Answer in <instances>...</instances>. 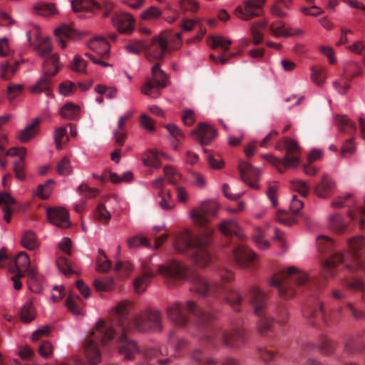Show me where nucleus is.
<instances>
[{
    "mask_svg": "<svg viewBox=\"0 0 365 365\" xmlns=\"http://www.w3.org/2000/svg\"><path fill=\"white\" fill-rule=\"evenodd\" d=\"M128 246L130 248L137 247L140 245L150 247V244L149 241L142 235H136L132 237H130L128 241Z\"/></svg>",
    "mask_w": 365,
    "mask_h": 365,
    "instance_id": "nucleus-58",
    "label": "nucleus"
},
{
    "mask_svg": "<svg viewBox=\"0 0 365 365\" xmlns=\"http://www.w3.org/2000/svg\"><path fill=\"white\" fill-rule=\"evenodd\" d=\"M336 120L339 130L344 133L352 134L356 132V124L352 122L346 115H337Z\"/></svg>",
    "mask_w": 365,
    "mask_h": 365,
    "instance_id": "nucleus-34",
    "label": "nucleus"
},
{
    "mask_svg": "<svg viewBox=\"0 0 365 365\" xmlns=\"http://www.w3.org/2000/svg\"><path fill=\"white\" fill-rule=\"evenodd\" d=\"M265 0H247L244 2V8L239 6L235 9L238 17L245 21H249L261 15Z\"/></svg>",
    "mask_w": 365,
    "mask_h": 365,
    "instance_id": "nucleus-15",
    "label": "nucleus"
},
{
    "mask_svg": "<svg viewBox=\"0 0 365 365\" xmlns=\"http://www.w3.org/2000/svg\"><path fill=\"white\" fill-rule=\"evenodd\" d=\"M349 251L346 257L340 252L334 253L329 259L323 263V275L324 277H334V267L344 261L347 262L346 267L355 270H361L365 273V257L361 255L364 246V237L359 235L349 239L348 241Z\"/></svg>",
    "mask_w": 365,
    "mask_h": 365,
    "instance_id": "nucleus-5",
    "label": "nucleus"
},
{
    "mask_svg": "<svg viewBox=\"0 0 365 365\" xmlns=\"http://www.w3.org/2000/svg\"><path fill=\"white\" fill-rule=\"evenodd\" d=\"M265 236L264 231L260 227H256L254 230L252 238L256 245L262 250L267 249L269 247V242L264 240Z\"/></svg>",
    "mask_w": 365,
    "mask_h": 365,
    "instance_id": "nucleus-43",
    "label": "nucleus"
},
{
    "mask_svg": "<svg viewBox=\"0 0 365 365\" xmlns=\"http://www.w3.org/2000/svg\"><path fill=\"white\" fill-rule=\"evenodd\" d=\"M112 23L119 32L130 34L134 29L135 20L128 13L118 12L113 16Z\"/></svg>",
    "mask_w": 365,
    "mask_h": 365,
    "instance_id": "nucleus-18",
    "label": "nucleus"
},
{
    "mask_svg": "<svg viewBox=\"0 0 365 365\" xmlns=\"http://www.w3.org/2000/svg\"><path fill=\"white\" fill-rule=\"evenodd\" d=\"M344 71L345 73L350 74L349 78H345L344 76H341V78L345 81L344 84L341 85L338 81L333 82L334 88L340 95H345L351 87L352 79L361 73V67L356 62L353 61L346 62L344 64Z\"/></svg>",
    "mask_w": 365,
    "mask_h": 365,
    "instance_id": "nucleus-14",
    "label": "nucleus"
},
{
    "mask_svg": "<svg viewBox=\"0 0 365 365\" xmlns=\"http://www.w3.org/2000/svg\"><path fill=\"white\" fill-rule=\"evenodd\" d=\"M317 247L320 252L329 253L334 247V242L326 236L320 235L317 239Z\"/></svg>",
    "mask_w": 365,
    "mask_h": 365,
    "instance_id": "nucleus-44",
    "label": "nucleus"
},
{
    "mask_svg": "<svg viewBox=\"0 0 365 365\" xmlns=\"http://www.w3.org/2000/svg\"><path fill=\"white\" fill-rule=\"evenodd\" d=\"M54 180L52 179L48 180L44 184H41L38 186L37 195L42 199H47L51 195Z\"/></svg>",
    "mask_w": 365,
    "mask_h": 365,
    "instance_id": "nucleus-50",
    "label": "nucleus"
},
{
    "mask_svg": "<svg viewBox=\"0 0 365 365\" xmlns=\"http://www.w3.org/2000/svg\"><path fill=\"white\" fill-rule=\"evenodd\" d=\"M97 257V271L107 272L111 267V262L107 258L103 250H99Z\"/></svg>",
    "mask_w": 365,
    "mask_h": 365,
    "instance_id": "nucleus-47",
    "label": "nucleus"
},
{
    "mask_svg": "<svg viewBox=\"0 0 365 365\" xmlns=\"http://www.w3.org/2000/svg\"><path fill=\"white\" fill-rule=\"evenodd\" d=\"M158 273L168 279H188L192 283L190 289L201 296L212 295L215 297H223L233 309L240 311L242 302L241 294L233 289H228L224 284L233 280L232 272L227 269L219 272L220 282H215L212 285L202 277L197 272L182 265L175 259L168 261L165 264L158 266Z\"/></svg>",
    "mask_w": 365,
    "mask_h": 365,
    "instance_id": "nucleus-3",
    "label": "nucleus"
},
{
    "mask_svg": "<svg viewBox=\"0 0 365 365\" xmlns=\"http://www.w3.org/2000/svg\"><path fill=\"white\" fill-rule=\"evenodd\" d=\"M56 265L59 270L66 276H69L76 272L73 269L71 262L65 257H60L56 260Z\"/></svg>",
    "mask_w": 365,
    "mask_h": 365,
    "instance_id": "nucleus-53",
    "label": "nucleus"
},
{
    "mask_svg": "<svg viewBox=\"0 0 365 365\" xmlns=\"http://www.w3.org/2000/svg\"><path fill=\"white\" fill-rule=\"evenodd\" d=\"M304 315L309 319L310 323L312 325H314L315 322L317 320H322L324 324H327L323 305L319 302H317L314 308H309L306 310Z\"/></svg>",
    "mask_w": 365,
    "mask_h": 365,
    "instance_id": "nucleus-29",
    "label": "nucleus"
},
{
    "mask_svg": "<svg viewBox=\"0 0 365 365\" xmlns=\"http://www.w3.org/2000/svg\"><path fill=\"white\" fill-rule=\"evenodd\" d=\"M191 359L195 361L198 365H215L217 360L212 358H209L203 360V353L200 349H195L191 354Z\"/></svg>",
    "mask_w": 365,
    "mask_h": 365,
    "instance_id": "nucleus-51",
    "label": "nucleus"
},
{
    "mask_svg": "<svg viewBox=\"0 0 365 365\" xmlns=\"http://www.w3.org/2000/svg\"><path fill=\"white\" fill-rule=\"evenodd\" d=\"M192 135L202 145L210 144L216 137V130L206 123H200L197 128L192 131Z\"/></svg>",
    "mask_w": 365,
    "mask_h": 365,
    "instance_id": "nucleus-19",
    "label": "nucleus"
},
{
    "mask_svg": "<svg viewBox=\"0 0 365 365\" xmlns=\"http://www.w3.org/2000/svg\"><path fill=\"white\" fill-rule=\"evenodd\" d=\"M218 210L216 203L205 202L194 208L190 217L200 230L191 237L184 232L174 241V247L180 253L186 254L200 267L207 265L211 261V245L214 229L210 225L209 216H214Z\"/></svg>",
    "mask_w": 365,
    "mask_h": 365,
    "instance_id": "nucleus-4",
    "label": "nucleus"
},
{
    "mask_svg": "<svg viewBox=\"0 0 365 365\" xmlns=\"http://www.w3.org/2000/svg\"><path fill=\"white\" fill-rule=\"evenodd\" d=\"M309 280L307 273L291 266L275 273L269 284L277 289L281 297L289 299L296 294L298 287L304 285Z\"/></svg>",
    "mask_w": 365,
    "mask_h": 365,
    "instance_id": "nucleus-6",
    "label": "nucleus"
},
{
    "mask_svg": "<svg viewBox=\"0 0 365 365\" xmlns=\"http://www.w3.org/2000/svg\"><path fill=\"white\" fill-rule=\"evenodd\" d=\"M288 30L289 29L285 28L284 23L281 21H274L269 26L270 32L275 36L290 37L291 34L288 33Z\"/></svg>",
    "mask_w": 365,
    "mask_h": 365,
    "instance_id": "nucleus-42",
    "label": "nucleus"
},
{
    "mask_svg": "<svg viewBox=\"0 0 365 365\" xmlns=\"http://www.w3.org/2000/svg\"><path fill=\"white\" fill-rule=\"evenodd\" d=\"M133 115V112H127L124 115L120 116L118 121V128L114 131L115 143L118 145H123L127 136V130L125 128V123Z\"/></svg>",
    "mask_w": 365,
    "mask_h": 365,
    "instance_id": "nucleus-24",
    "label": "nucleus"
},
{
    "mask_svg": "<svg viewBox=\"0 0 365 365\" xmlns=\"http://www.w3.org/2000/svg\"><path fill=\"white\" fill-rule=\"evenodd\" d=\"M47 216L49 222L57 227L66 228L70 225L68 213L63 208H50Z\"/></svg>",
    "mask_w": 365,
    "mask_h": 365,
    "instance_id": "nucleus-21",
    "label": "nucleus"
},
{
    "mask_svg": "<svg viewBox=\"0 0 365 365\" xmlns=\"http://www.w3.org/2000/svg\"><path fill=\"white\" fill-rule=\"evenodd\" d=\"M312 81L318 86H322L325 82L327 78L326 70L324 68H318L313 66L311 68Z\"/></svg>",
    "mask_w": 365,
    "mask_h": 365,
    "instance_id": "nucleus-46",
    "label": "nucleus"
},
{
    "mask_svg": "<svg viewBox=\"0 0 365 365\" xmlns=\"http://www.w3.org/2000/svg\"><path fill=\"white\" fill-rule=\"evenodd\" d=\"M24 158L16 160L14 164L13 170L15 173L16 178L19 180H24L26 178L24 173Z\"/></svg>",
    "mask_w": 365,
    "mask_h": 365,
    "instance_id": "nucleus-61",
    "label": "nucleus"
},
{
    "mask_svg": "<svg viewBox=\"0 0 365 365\" xmlns=\"http://www.w3.org/2000/svg\"><path fill=\"white\" fill-rule=\"evenodd\" d=\"M335 189V182L329 176L324 175L321 182L317 184L314 192L319 197H329Z\"/></svg>",
    "mask_w": 365,
    "mask_h": 365,
    "instance_id": "nucleus-23",
    "label": "nucleus"
},
{
    "mask_svg": "<svg viewBox=\"0 0 365 365\" xmlns=\"http://www.w3.org/2000/svg\"><path fill=\"white\" fill-rule=\"evenodd\" d=\"M165 176L169 183L176 186L177 198L180 202H186L188 200V194L184 187L178 186V181L181 179V174L171 166H165L163 169Z\"/></svg>",
    "mask_w": 365,
    "mask_h": 365,
    "instance_id": "nucleus-17",
    "label": "nucleus"
},
{
    "mask_svg": "<svg viewBox=\"0 0 365 365\" xmlns=\"http://www.w3.org/2000/svg\"><path fill=\"white\" fill-rule=\"evenodd\" d=\"M274 320L279 324H284L288 319V312L287 308L282 305H278L274 309Z\"/></svg>",
    "mask_w": 365,
    "mask_h": 365,
    "instance_id": "nucleus-59",
    "label": "nucleus"
},
{
    "mask_svg": "<svg viewBox=\"0 0 365 365\" xmlns=\"http://www.w3.org/2000/svg\"><path fill=\"white\" fill-rule=\"evenodd\" d=\"M95 215L98 220L104 222H108L111 217L110 212L102 204H99L97 206Z\"/></svg>",
    "mask_w": 365,
    "mask_h": 365,
    "instance_id": "nucleus-64",
    "label": "nucleus"
},
{
    "mask_svg": "<svg viewBox=\"0 0 365 365\" xmlns=\"http://www.w3.org/2000/svg\"><path fill=\"white\" fill-rule=\"evenodd\" d=\"M143 163L146 166L158 168L160 165L158 153L153 150H148L145 153Z\"/></svg>",
    "mask_w": 365,
    "mask_h": 365,
    "instance_id": "nucleus-52",
    "label": "nucleus"
},
{
    "mask_svg": "<svg viewBox=\"0 0 365 365\" xmlns=\"http://www.w3.org/2000/svg\"><path fill=\"white\" fill-rule=\"evenodd\" d=\"M71 4L74 12L93 11L101 8L94 0H73Z\"/></svg>",
    "mask_w": 365,
    "mask_h": 365,
    "instance_id": "nucleus-31",
    "label": "nucleus"
},
{
    "mask_svg": "<svg viewBox=\"0 0 365 365\" xmlns=\"http://www.w3.org/2000/svg\"><path fill=\"white\" fill-rule=\"evenodd\" d=\"M36 313L31 302H26L21 309V319L25 323H29L34 319Z\"/></svg>",
    "mask_w": 365,
    "mask_h": 365,
    "instance_id": "nucleus-45",
    "label": "nucleus"
},
{
    "mask_svg": "<svg viewBox=\"0 0 365 365\" xmlns=\"http://www.w3.org/2000/svg\"><path fill=\"white\" fill-rule=\"evenodd\" d=\"M128 305L127 302L118 304L110 324L107 325L103 321L98 322L96 331L91 332V336L93 338L88 339L85 344L86 357L91 365H96L101 361L99 341L102 345H106L109 341L115 339L118 344L119 353L125 360H130L141 351L137 342L130 337L131 327L141 333L163 331V317L159 310L145 309L128 322Z\"/></svg>",
    "mask_w": 365,
    "mask_h": 365,
    "instance_id": "nucleus-1",
    "label": "nucleus"
},
{
    "mask_svg": "<svg viewBox=\"0 0 365 365\" xmlns=\"http://www.w3.org/2000/svg\"><path fill=\"white\" fill-rule=\"evenodd\" d=\"M110 180L113 183H119L121 182H129L133 178V173L130 171L123 173L122 175H118L115 173L109 172L108 176Z\"/></svg>",
    "mask_w": 365,
    "mask_h": 365,
    "instance_id": "nucleus-60",
    "label": "nucleus"
},
{
    "mask_svg": "<svg viewBox=\"0 0 365 365\" xmlns=\"http://www.w3.org/2000/svg\"><path fill=\"white\" fill-rule=\"evenodd\" d=\"M38 54L44 58L43 71L44 76L31 88L34 93L46 92L48 93L51 90V81L50 77L56 75L58 71V56L56 54H51L52 46L49 38H44L36 47Z\"/></svg>",
    "mask_w": 365,
    "mask_h": 365,
    "instance_id": "nucleus-7",
    "label": "nucleus"
},
{
    "mask_svg": "<svg viewBox=\"0 0 365 365\" xmlns=\"http://www.w3.org/2000/svg\"><path fill=\"white\" fill-rule=\"evenodd\" d=\"M336 344L326 336H322L319 339L318 349L319 351L325 356L331 354L335 349Z\"/></svg>",
    "mask_w": 365,
    "mask_h": 365,
    "instance_id": "nucleus-41",
    "label": "nucleus"
},
{
    "mask_svg": "<svg viewBox=\"0 0 365 365\" xmlns=\"http://www.w3.org/2000/svg\"><path fill=\"white\" fill-rule=\"evenodd\" d=\"M151 74L153 78H148L142 88V93L146 96H150L153 90L163 88L168 85L167 74L160 69L159 63L153 65Z\"/></svg>",
    "mask_w": 365,
    "mask_h": 365,
    "instance_id": "nucleus-11",
    "label": "nucleus"
},
{
    "mask_svg": "<svg viewBox=\"0 0 365 365\" xmlns=\"http://www.w3.org/2000/svg\"><path fill=\"white\" fill-rule=\"evenodd\" d=\"M16 200L7 192H0V206L4 212V219L6 222H10L12 211L11 207L16 204Z\"/></svg>",
    "mask_w": 365,
    "mask_h": 365,
    "instance_id": "nucleus-27",
    "label": "nucleus"
},
{
    "mask_svg": "<svg viewBox=\"0 0 365 365\" xmlns=\"http://www.w3.org/2000/svg\"><path fill=\"white\" fill-rule=\"evenodd\" d=\"M285 148L286 155L278 158L272 155H263L262 158L276 167L278 172L283 173L287 168L295 167L299 163L300 149L297 142L289 138H281L275 145V149L282 150Z\"/></svg>",
    "mask_w": 365,
    "mask_h": 365,
    "instance_id": "nucleus-8",
    "label": "nucleus"
},
{
    "mask_svg": "<svg viewBox=\"0 0 365 365\" xmlns=\"http://www.w3.org/2000/svg\"><path fill=\"white\" fill-rule=\"evenodd\" d=\"M113 279L110 277L105 281L96 279L93 282V286L97 291L109 292L113 288Z\"/></svg>",
    "mask_w": 365,
    "mask_h": 365,
    "instance_id": "nucleus-55",
    "label": "nucleus"
},
{
    "mask_svg": "<svg viewBox=\"0 0 365 365\" xmlns=\"http://www.w3.org/2000/svg\"><path fill=\"white\" fill-rule=\"evenodd\" d=\"M155 276L153 268L146 264H142L141 274L134 282V289L136 293L141 294L147 289L152 278Z\"/></svg>",
    "mask_w": 365,
    "mask_h": 365,
    "instance_id": "nucleus-20",
    "label": "nucleus"
},
{
    "mask_svg": "<svg viewBox=\"0 0 365 365\" xmlns=\"http://www.w3.org/2000/svg\"><path fill=\"white\" fill-rule=\"evenodd\" d=\"M125 48L129 53L133 54H138L142 51L145 53L146 41L143 40L133 41L128 43Z\"/></svg>",
    "mask_w": 365,
    "mask_h": 365,
    "instance_id": "nucleus-48",
    "label": "nucleus"
},
{
    "mask_svg": "<svg viewBox=\"0 0 365 365\" xmlns=\"http://www.w3.org/2000/svg\"><path fill=\"white\" fill-rule=\"evenodd\" d=\"M165 312L168 320L179 328L185 327L188 323L187 312L192 314L195 317L194 327L197 332L191 330L189 331L204 343L215 345L216 341H220L226 347L237 349L245 342V334L242 328L232 325L230 331H227L212 325L215 316L200 308L192 300L185 303L173 302L166 307Z\"/></svg>",
    "mask_w": 365,
    "mask_h": 365,
    "instance_id": "nucleus-2",
    "label": "nucleus"
},
{
    "mask_svg": "<svg viewBox=\"0 0 365 365\" xmlns=\"http://www.w3.org/2000/svg\"><path fill=\"white\" fill-rule=\"evenodd\" d=\"M19 66V62L15 61L14 65L9 62H3L1 64V76L5 80L10 79L16 72Z\"/></svg>",
    "mask_w": 365,
    "mask_h": 365,
    "instance_id": "nucleus-40",
    "label": "nucleus"
},
{
    "mask_svg": "<svg viewBox=\"0 0 365 365\" xmlns=\"http://www.w3.org/2000/svg\"><path fill=\"white\" fill-rule=\"evenodd\" d=\"M79 113V107L68 103L65 104L61 109V115L66 120H74L76 119Z\"/></svg>",
    "mask_w": 365,
    "mask_h": 365,
    "instance_id": "nucleus-37",
    "label": "nucleus"
},
{
    "mask_svg": "<svg viewBox=\"0 0 365 365\" xmlns=\"http://www.w3.org/2000/svg\"><path fill=\"white\" fill-rule=\"evenodd\" d=\"M76 31L71 27L66 24H63L54 31L56 41L59 45L63 48L66 47V42L63 37L71 38L75 36Z\"/></svg>",
    "mask_w": 365,
    "mask_h": 365,
    "instance_id": "nucleus-30",
    "label": "nucleus"
},
{
    "mask_svg": "<svg viewBox=\"0 0 365 365\" xmlns=\"http://www.w3.org/2000/svg\"><path fill=\"white\" fill-rule=\"evenodd\" d=\"M239 170L241 178L245 182L253 189L259 188L257 182L259 178L260 170L258 168L248 162H242L239 165Z\"/></svg>",
    "mask_w": 365,
    "mask_h": 365,
    "instance_id": "nucleus-16",
    "label": "nucleus"
},
{
    "mask_svg": "<svg viewBox=\"0 0 365 365\" xmlns=\"http://www.w3.org/2000/svg\"><path fill=\"white\" fill-rule=\"evenodd\" d=\"M355 200L352 195L348 194L344 197H339L336 200H334L331 202V205L336 208H340L342 207H351L354 205Z\"/></svg>",
    "mask_w": 365,
    "mask_h": 365,
    "instance_id": "nucleus-54",
    "label": "nucleus"
},
{
    "mask_svg": "<svg viewBox=\"0 0 365 365\" xmlns=\"http://www.w3.org/2000/svg\"><path fill=\"white\" fill-rule=\"evenodd\" d=\"M40 122L41 120L39 118L34 119L31 124L28 125L19 133L17 138L21 143H26L34 138L38 132V125Z\"/></svg>",
    "mask_w": 365,
    "mask_h": 365,
    "instance_id": "nucleus-26",
    "label": "nucleus"
},
{
    "mask_svg": "<svg viewBox=\"0 0 365 365\" xmlns=\"http://www.w3.org/2000/svg\"><path fill=\"white\" fill-rule=\"evenodd\" d=\"M14 267L10 268V272H26L29 277V287L34 292H40L42 289L41 279L38 276L35 267H30V260L29 256L24 252H20L16 255L14 260Z\"/></svg>",
    "mask_w": 365,
    "mask_h": 365,
    "instance_id": "nucleus-10",
    "label": "nucleus"
},
{
    "mask_svg": "<svg viewBox=\"0 0 365 365\" xmlns=\"http://www.w3.org/2000/svg\"><path fill=\"white\" fill-rule=\"evenodd\" d=\"M220 231L227 237L235 236L240 240H244L245 236L241 228L234 220L222 221L219 225Z\"/></svg>",
    "mask_w": 365,
    "mask_h": 365,
    "instance_id": "nucleus-22",
    "label": "nucleus"
},
{
    "mask_svg": "<svg viewBox=\"0 0 365 365\" xmlns=\"http://www.w3.org/2000/svg\"><path fill=\"white\" fill-rule=\"evenodd\" d=\"M329 228L336 233L341 234L346 230V224L340 215L335 214L329 217Z\"/></svg>",
    "mask_w": 365,
    "mask_h": 365,
    "instance_id": "nucleus-39",
    "label": "nucleus"
},
{
    "mask_svg": "<svg viewBox=\"0 0 365 365\" xmlns=\"http://www.w3.org/2000/svg\"><path fill=\"white\" fill-rule=\"evenodd\" d=\"M88 46L93 51L103 56L108 55L110 51L109 43L103 37L94 38L88 43Z\"/></svg>",
    "mask_w": 365,
    "mask_h": 365,
    "instance_id": "nucleus-32",
    "label": "nucleus"
},
{
    "mask_svg": "<svg viewBox=\"0 0 365 365\" xmlns=\"http://www.w3.org/2000/svg\"><path fill=\"white\" fill-rule=\"evenodd\" d=\"M285 9L289 10L290 5L288 4L286 0H274L270 6V13L277 18H286L287 13L284 11Z\"/></svg>",
    "mask_w": 365,
    "mask_h": 365,
    "instance_id": "nucleus-33",
    "label": "nucleus"
},
{
    "mask_svg": "<svg viewBox=\"0 0 365 365\" xmlns=\"http://www.w3.org/2000/svg\"><path fill=\"white\" fill-rule=\"evenodd\" d=\"M57 172L61 175H68L71 173L70 160L64 157L57 165Z\"/></svg>",
    "mask_w": 365,
    "mask_h": 365,
    "instance_id": "nucleus-63",
    "label": "nucleus"
},
{
    "mask_svg": "<svg viewBox=\"0 0 365 365\" xmlns=\"http://www.w3.org/2000/svg\"><path fill=\"white\" fill-rule=\"evenodd\" d=\"M86 61L80 56L76 55L71 64V69L76 72L85 73L86 72Z\"/></svg>",
    "mask_w": 365,
    "mask_h": 365,
    "instance_id": "nucleus-57",
    "label": "nucleus"
},
{
    "mask_svg": "<svg viewBox=\"0 0 365 365\" xmlns=\"http://www.w3.org/2000/svg\"><path fill=\"white\" fill-rule=\"evenodd\" d=\"M230 244L232 245L230 253L232 260L240 267H249L255 259V254L247 247L233 240L230 241Z\"/></svg>",
    "mask_w": 365,
    "mask_h": 365,
    "instance_id": "nucleus-12",
    "label": "nucleus"
},
{
    "mask_svg": "<svg viewBox=\"0 0 365 365\" xmlns=\"http://www.w3.org/2000/svg\"><path fill=\"white\" fill-rule=\"evenodd\" d=\"M207 41L210 47L213 49L221 48L223 53H225L229 50V46L232 43L230 40L220 36H210Z\"/></svg>",
    "mask_w": 365,
    "mask_h": 365,
    "instance_id": "nucleus-36",
    "label": "nucleus"
},
{
    "mask_svg": "<svg viewBox=\"0 0 365 365\" xmlns=\"http://www.w3.org/2000/svg\"><path fill=\"white\" fill-rule=\"evenodd\" d=\"M66 306L74 315L79 316L84 314V302L78 295L71 293L66 300Z\"/></svg>",
    "mask_w": 365,
    "mask_h": 365,
    "instance_id": "nucleus-25",
    "label": "nucleus"
},
{
    "mask_svg": "<svg viewBox=\"0 0 365 365\" xmlns=\"http://www.w3.org/2000/svg\"><path fill=\"white\" fill-rule=\"evenodd\" d=\"M248 298L255 315L258 317V331L264 334L270 330L274 321V317H269L266 312L267 294L259 287H252L248 293Z\"/></svg>",
    "mask_w": 365,
    "mask_h": 365,
    "instance_id": "nucleus-9",
    "label": "nucleus"
},
{
    "mask_svg": "<svg viewBox=\"0 0 365 365\" xmlns=\"http://www.w3.org/2000/svg\"><path fill=\"white\" fill-rule=\"evenodd\" d=\"M21 242L24 247L31 250L35 249L38 245L35 233L31 230L24 232Z\"/></svg>",
    "mask_w": 365,
    "mask_h": 365,
    "instance_id": "nucleus-38",
    "label": "nucleus"
},
{
    "mask_svg": "<svg viewBox=\"0 0 365 365\" xmlns=\"http://www.w3.org/2000/svg\"><path fill=\"white\" fill-rule=\"evenodd\" d=\"M168 41L163 36H156L146 42L145 56L148 60H161L168 51Z\"/></svg>",
    "mask_w": 365,
    "mask_h": 365,
    "instance_id": "nucleus-13",
    "label": "nucleus"
},
{
    "mask_svg": "<svg viewBox=\"0 0 365 365\" xmlns=\"http://www.w3.org/2000/svg\"><path fill=\"white\" fill-rule=\"evenodd\" d=\"M292 188L300 193L303 197H307L309 187L304 180H297L292 181Z\"/></svg>",
    "mask_w": 365,
    "mask_h": 365,
    "instance_id": "nucleus-62",
    "label": "nucleus"
},
{
    "mask_svg": "<svg viewBox=\"0 0 365 365\" xmlns=\"http://www.w3.org/2000/svg\"><path fill=\"white\" fill-rule=\"evenodd\" d=\"M35 11L40 15L49 16L56 13L53 4L38 2L34 6Z\"/></svg>",
    "mask_w": 365,
    "mask_h": 365,
    "instance_id": "nucleus-49",
    "label": "nucleus"
},
{
    "mask_svg": "<svg viewBox=\"0 0 365 365\" xmlns=\"http://www.w3.org/2000/svg\"><path fill=\"white\" fill-rule=\"evenodd\" d=\"M114 270L124 277L132 272L133 267L128 262L118 261L115 264Z\"/></svg>",
    "mask_w": 365,
    "mask_h": 365,
    "instance_id": "nucleus-56",
    "label": "nucleus"
},
{
    "mask_svg": "<svg viewBox=\"0 0 365 365\" xmlns=\"http://www.w3.org/2000/svg\"><path fill=\"white\" fill-rule=\"evenodd\" d=\"M267 23L266 21H259L251 24L250 32L253 38V43L259 45L263 40V35L260 30L266 28Z\"/></svg>",
    "mask_w": 365,
    "mask_h": 365,
    "instance_id": "nucleus-35",
    "label": "nucleus"
},
{
    "mask_svg": "<svg viewBox=\"0 0 365 365\" xmlns=\"http://www.w3.org/2000/svg\"><path fill=\"white\" fill-rule=\"evenodd\" d=\"M344 286L351 290L360 292L361 299L365 303V281L361 278H344L342 280Z\"/></svg>",
    "mask_w": 365,
    "mask_h": 365,
    "instance_id": "nucleus-28",
    "label": "nucleus"
}]
</instances>
